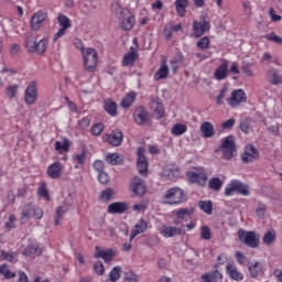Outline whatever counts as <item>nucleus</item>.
Here are the masks:
<instances>
[{"label": "nucleus", "mask_w": 282, "mask_h": 282, "mask_svg": "<svg viewBox=\"0 0 282 282\" xmlns=\"http://www.w3.org/2000/svg\"><path fill=\"white\" fill-rule=\"evenodd\" d=\"M72 142H69V140L65 139L63 142L61 141H56L55 142V151H61V152H65L67 153V151H69V147H70Z\"/></svg>", "instance_id": "44"}, {"label": "nucleus", "mask_w": 282, "mask_h": 282, "mask_svg": "<svg viewBox=\"0 0 282 282\" xmlns=\"http://www.w3.org/2000/svg\"><path fill=\"white\" fill-rule=\"evenodd\" d=\"M110 11L113 17L118 18L121 30H133V25H135V17L131 14V11H129V9L121 8L120 3L113 2L111 4Z\"/></svg>", "instance_id": "1"}, {"label": "nucleus", "mask_w": 282, "mask_h": 282, "mask_svg": "<svg viewBox=\"0 0 282 282\" xmlns=\"http://www.w3.org/2000/svg\"><path fill=\"white\" fill-rule=\"evenodd\" d=\"M18 91H19V86L17 85L9 86L7 87L6 95L8 96V98L12 100V98H17Z\"/></svg>", "instance_id": "54"}, {"label": "nucleus", "mask_w": 282, "mask_h": 282, "mask_svg": "<svg viewBox=\"0 0 282 282\" xmlns=\"http://www.w3.org/2000/svg\"><path fill=\"white\" fill-rule=\"evenodd\" d=\"M106 161L108 162V164L116 166L122 161V159L120 158V155L118 153H113V154L107 155Z\"/></svg>", "instance_id": "52"}, {"label": "nucleus", "mask_w": 282, "mask_h": 282, "mask_svg": "<svg viewBox=\"0 0 282 282\" xmlns=\"http://www.w3.org/2000/svg\"><path fill=\"white\" fill-rule=\"evenodd\" d=\"M57 21L59 23L61 29L54 35V37H53L54 42L58 41V39H63V36H65V34H67V30H69V28H72V20H69V18L63 13L58 14Z\"/></svg>", "instance_id": "8"}, {"label": "nucleus", "mask_w": 282, "mask_h": 282, "mask_svg": "<svg viewBox=\"0 0 282 282\" xmlns=\"http://www.w3.org/2000/svg\"><path fill=\"white\" fill-rule=\"evenodd\" d=\"M250 67H251L250 63H243L242 66H241L242 74H245L246 76H249V77L254 76V73H252Z\"/></svg>", "instance_id": "60"}, {"label": "nucleus", "mask_w": 282, "mask_h": 282, "mask_svg": "<svg viewBox=\"0 0 282 282\" xmlns=\"http://www.w3.org/2000/svg\"><path fill=\"white\" fill-rule=\"evenodd\" d=\"M162 177L165 180H175L180 177V166L177 165H167L163 169Z\"/></svg>", "instance_id": "25"}, {"label": "nucleus", "mask_w": 282, "mask_h": 282, "mask_svg": "<svg viewBox=\"0 0 282 282\" xmlns=\"http://www.w3.org/2000/svg\"><path fill=\"white\" fill-rule=\"evenodd\" d=\"M0 274L4 276V279H17V273L10 271V267L6 263L0 265Z\"/></svg>", "instance_id": "40"}, {"label": "nucleus", "mask_w": 282, "mask_h": 282, "mask_svg": "<svg viewBox=\"0 0 282 282\" xmlns=\"http://www.w3.org/2000/svg\"><path fill=\"white\" fill-rule=\"evenodd\" d=\"M117 252L115 249H106L102 250V248L100 247H96L95 248V259H104L105 263H109L111 261H113V257H116Z\"/></svg>", "instance_id": "17"}, {"label": "nucleus", "mask_w": 282, "mask_h": 282, "mask_svg": "<svg viewBox=\"0 0 282 282\" xmlns=\"http://www.w3.org/2000/svg\"><path fill=\"white\" fill-rule=\"evenodd\" d=\"M264 39L271 43H275V45H282V37L276 35L274 32L265 34Z\"/></svg>", "instance_id": "50"}, {"label": "nucleus", "mask_w": 282, "mask_h": 282, "mask_svg": "<svg viewBox=\"0 0 282 282\" xmlns=\"http://www.w3.org/2000/svg\"><path fill=\"white\" fill-rule=\"evenodd\" d=\"M235 193L243 195V197H248V195H250V186L241 181L234 180L225 188V195L226 197H230V195H235Z\"/></svg>", "instance_id": "5"}, {"label": "nucleus", "mask_w": 282, "mask_h": 282, "mask_svg": "<svg viewBox=\"0 0 282 282\" xmlns=\"http://www.w3.org/2000/svg\"><path fill=\"white\" fill-rule=\"evenodd\" d=\"M39 252V245L36 242L29 243L23 252L25 257H34Z\"/></svg>", "instance_id": "46"}, {"label": "nucleus", "mask_w": 282, "mask_h": 282, "mask_svg": "<svg viewBox=\"0 0 282 282\" xmlns=\"http://www.w3.org/2000/svg\"><path fill=\"white\" fill-rule=\"evenodd\" d=\"M248 270L252 279H257V276L263 274V263L259 261L249 262Z\"/></svg>", "instance_id": "28"}, {"label": "nucleus", "mask_w": 282, "mask_h": 282, "mask_svg": "<svg viewBox=\"0 0 282 282\" xmlns=\"http://www.w3.org/2000/svg\"><path fill=\"white\" fill-rule=\"evenodd\" d=\"M235 257L240 265H246L248 258L241 251H236Z\"/></svg>", "instance_id": "63"}, {"label": "nucleus", "mask_w": 282, "mask_h": 282, "mask_svg": "<svg viewBox=\"0 0 282 282\" xmlns=\"http://www.w3.org/2000/svg\"><path fill=\"white\" fill-rule=\"evenodd\" d=\"M19 252L18 251H8V250H0V261H8V263H17Z\"/></svg>", "instance_id": "27"}, {"label": "nucleus", "mask_w": 282, "mask_h": 282, "mask_svg": "<svg viewBox=\"0 0 282 282\" xmlns=\"http://www.w3.org/2000/svg\"><path fill=\"white\" fill-rule=\"evenodd\" d=\"M133 118L137 124H147L150 122L151 117L149 116V110L143 106L138 107L133 112Z\"/></svg>", "instance_id": "19"}, {"label": "nucleus", "mask_w": 282, "mask_h": 282, "mask_svg": "<svg viewBox=\"0 0 282 282\" xmlns=\"http://www.w3.org/2000/svg\"><path fill=\"white\" fill-rule=\"evenodd\" d=\"M130 189L133 195H137L138 197H142L144 193H147V185L144 184V181L142 178L134 176L130 181Z\"/></svg>", "instance_id": "14"}, {"label": "nucleus", "mask_w": 282, "mask_h": 282, "mask_svg": "<svg viewBox=\"0 0 282 282\" xmlns=\"http://www.w3.org/2000/svg\"><path fill=\"white\" fill-rule=\"evenodd\" d=\"M221 279H224V275L218 270H215L214 272L203 274L200 282H219Z\"/></svg>", "instance_id": "29"}, {"label": "nucleus", "mask_w": 282, "mask_h": 282, "mask_svg": "<svg viewBox=\"0 0 282 282\" xmlns=\"http://www.w3.org/2000/svg\"><path fill=\"white\" fill-rule=\"evenodd\" d=\"M137 169L140 175L147 177V172L149 171V161H147V156H144L143 148L138 149Z\"/></svg>", "instance_id": "15"}, {"label": "nucleus", "mask_w": 282, "mask_h": 282, "mask_svg": "<svg viewBox=\"0 0 282 282\" xmlns=\"http://www.w3.org/2000/svg\"><path fill=\"white\" fill-rule=\"evenodd\" d=\"M241 160L245 164L256 162V160H259V150H257V148H254L252 144L246 145Z\"/></svg>", "instance_id": "13"}, {"label": "nucleus", "mask_w": 282, "mask_h": 282, "mask_svg": "<svg viewBox=\"0 0 282 282\" xmlns=\"http://www.w3.org/2000/svg\"><path fill=\"white\" fill-rule=\"evenodd\" d=\"M86 72H94L98 67V53L94 48H86L82 53Z\"/></svg>", "instance_id": "7"}, {"label": "nucleus", "mask_w": 282, "mask_h": 282, "mask_svg": "<svg viewBox=\"0 0 282 282\" xmlns=\"http://www.w3.org/2000/svg\"><path fill=\"white\" fill-rule=\"evenodd\" d=\"M107 210L110 215H124L129 210V204L122 202L111 203Z\"/></svg>", "instance_id": "21"}, {"label": "nucleus", "mask_w": 282, "mask_h": 282, "mask_svg": "<svg viewBox=\"0 0 282 282\" xmlns=\"http://www.w3.org/2000/svg\"><path fill=\"white\" fill-rule=\"evenodd\" d=\"M37 195H40V197H44V199H50V192H47V187L45 186V184H42L40 186V188L37 189Z\"/></svg>", "instance_id": "59"}, {"label": "nucleus", "mask_w": 282, "mask_h": 282, "mask_svg": "<svg viewBox=\"0 0 282 282\" xmlns=\"http://www.w3.org/2000/svg\"><path fill=\"white\" fill-rule=\"evenodd\" d=\"M138 61V50L133 46L130 47V52L126 53L122 58L123 67H129Z\"/></svg>", "instance_id": "24"}, {"label": "nucleus", "mask_w": 282, "mask_h": 282, "mask_svg": "<svg viewBox=\"0 0 282 282\" xmlns=\"http://www.w3.org/2000/svg\"><path fill=\"white\" fill-rule=\"evenodd\" d=\"M221 186H224V182L219 177H212L209 180V188L212 191H221Z\"/></svg>", "instance_id": "47"}, {"label": "nucleus", "mask_w": 282, "mask_h": 282, "mask_svg": "<svg viewBox=\"0 0 282 282\" xmlns=\"http://www.w3.org/2000/svg\"><path fill=\"white\" fill-rule=\"evenodd\" d=\"M134 101L135 93H130L122 99L121 107H123V109H129V107H131V105H133Z\"/></svg>", "instance_id": "42"}, {"label": "nucleus", "mask_w": 282, "mask_h": 282, "mask_svg": "<svg viewBox=\"0 0 282 282\" xmlns=\"http://www.w3.org/2000/svg\"><path fill=\"white\" fill-rule=\"evenodd\" d=\"M124 135L120 130H113L110 134H104L102 140L104 142H108L111 147H120L122 144Z\"/></svg>", "instance_id": "16"}, {"label": "nucleus", "mask_w": 282, "mask_h": 282, "mask_svg": "<svg viewBox=\"0 0 282 282\" xmlns=\"http://www.w3.org/2000/svg\"><path fill=\"white\" fill-rule=\"evenodd\" d=\"M196 47L199 50H208L210 47V39L208 36L199 39L196 43Z\"/></svg>", "instance_id": "51"}, {"label": "nucleus", "mask_w": 282, "mask_h": 282, "mask_svg": "<svg viewBox=\"0 0 282 282\" xmlns=\"http://www.w3.org/2000/svg\"><path fill=\"white\" fill-rule=\"evenodd\" d=\"M207 30H210V22L208 20H206V18L204 15L200 17L199 22H197V21L193 22V32H194V36H196V39L204 36V34H206Z\"/></svg>", "instance_id": "9"}, {"label": "nucleus", "mask_w": 282, "mask_h": 282, "mask_svg": "<svg viewBox=\"0 0 282 282\" xmlns=\"http://www.w3.org/2000/svg\"><path fill=\"white\" fill-rule=\"evenodd\" d=\"M147 228H149V224L144 219H140L131 231L130 241H133L138 235H142V232H147Z\"/></svg>", "instance_id": "26"}, {"label": "nucleus", "mask_w": 282, "mask_h": 282, "mask_svg": "<svg viewBox=\"0 0 282 282\" xmlns=\"http://www.w3.org/2000/svg\"><path fill=\"white\" fill-rule=\"evenodd\" d=\"M94 270L96 274H98L99 276H102V274H105V264H102V261H97L94 264Z\"/></svg>", "instance_id": "57"}, {"label": "nucleus", "mask_w": 282, "mask_h": 282, "mask_svg": "<svg viewBox=\"0 0 282 282\" xmlns=\"http://www.w3.org/2000/svg\"><path fill=\"white\" fill-rule=\"evenodd\" d=\"M63 163L55 162L51 164L47 169V175L48 177H52V180H58L61 175H63Z\"/></svg>", "instance_id": "23"}, {"label": "nucleus", "mask_w": 282, "mask_h": 282, "mask_svg": "<svg viewBox=\"0 0 282 282\" xmlns=\"http://www.w3.org/2000/svg\"><path fill=\"white\" fill-rule=\"evenodd\" d=\"M186 202V194L180 187H172L166 191L163 196V204H169L170 206H180V204H184Z\"/></svg>", "instance_id": "2"}, {"label": "nucleus", "mask_w": 282, "mask_h": 282, "mask_svg": "<svg viewBox=\"0 0 282 282\" xmlns=\"http://www.w3.org/2000/svg\"><path fill=\"white\" fill-rule=\"evenodd\" d=\"M256 215L260 219H263V217H265V215H268V205L265 203L259 200L257 203V207H256Z\"/></svg>", "instance_id": "37"}, {"label": "nucleus", "mask_w": 282, "mask_h": 282, "mask_svg": "<svg viewBox=\"0 0 282 282\" xmlns=\"http://www.w3.org/2000/svg\"><path fill=\"white\" fill-rule=\"evenodd\" d=\"M188 131V127L184 123H176L172 127V135H184Z\"/></svg>", "instance_id": "41"}, {"label": "nucleus", "mask_w": 282, "mask_h": 282, "mask_svg": "<svg viewBox=\"0 0 282 282\" xmlns=\"http://www.w3.org/2000/svg\"><path fill=\"white\" fill-rule=\"evenodd\" d=\"M112 197H113V189L107 188V189L101 192L100 199L102 202H109V199L112 198Z\"/></svg>", "instance_id": "56"}, {"label": "nucleus", "mask_w": 282, "mask_h": 282, "mask_svg": "<svg viewBox=\"0 0 282 282\" xmlns=\"http://www.w3.org/2000/svg\"><path fill=\"white\" fill-rule=\"evenodd\" d=\"M150 109L152 111V118H155V120H162L165 113L162 99L159 97L152 98L150 102Z\"/></svg>", "instance_id": "11"}, {"label": "nucleus", "mask_w": 282, "mask_h": 282, "mask_svg": "<svg viewBox=\"0 0 282 282\" xmlns=\"http://www.w3.org/2000/svg\"><path fill=\"white\" fill-rule=\"evenodd\" d=\"M188 7V0H176L175 8L178 17H184L186 14V8Z\"/></svg>", "instance_id": "36"}, {"label": "nucleus", "mask_w": 282, "mask_h": 282, "mask_svg": "<svg viewBox=\"0 0 282 282\" xmlns=\"http://www.w3.org/2000/svg\"><path fill=\"white\" fill-rule=\"evenodd\" d=\"M126 281L127 282H138V274L132 271L126 273Z\"/></svg>", "instance_id": "64"}, {"label": "nucleus", "mask_w": 282, "mask_h": 282, "mask_svg": "<svg viewBox=\"0 0 282 282\" xmlns=\"http://www.w3.org/2000/svg\"><path fill=\"white\" fill-rule=\"evenodd\" d=\"M86 161H87V151L85 150L73 155V162L75 164V169H78L79 166H85Z\"/></svg>", "instance_id": "33"}, {"label": "nucleus", "mask_w": 282, "mask_h": 282, "mask_svg": "<svg viewBox=\"0 0 282 282\" xmlns=\"http://www.w3.org/2000/svg\"><path fill=\"white\" fill-rule=\"evenodd\" d=\"M200 132L203 138H213L215 135V127L209 121H205L200 124Z\"/></svg>", "instance_id": "32"}, {"label": "nucleus", "mask_w": 282, "mask_h": 282, "mask_svg": "<svg viewBox=\"0 0 282 282\" xmlns=\"http://www.w3.org/2000/svg\"><path fill=\"white\" fill-rule=\"evenodd\" d=\"M93 169H95V171H97V173L105 172V162H102L101 160L95 161L93 164Z\"/></svg>", "instance_id": "61"}, {"label": "nucleus", "mask_w": 282, "mask_h": 282, "mask_svg": "<svg viewBox=\"0 0 282 282\" xmlns=\"http://www.w3.org/2000/svg\"><path fill=\"white\" fill-rule=\"evenodd\" d=\"M65 215V210L63 207H58L55 214V226H58L61 224V219H63V216Z\"/></svg>", "instance_id": "62"}, {"label": "nucleus", "mask_w": 282, "mask_h": 282, "mask_svg": "<svg viewBox=\"0 0 282 282\" xmlns=\"http://www.w3.org/2000/svg\"><path fill=\"white\" fill-rule=\"evenodd\" d=\"M195 213V209L193 208H181L176 212L177 219H183L184 221H188V218H191V215Z\"/></svg>", "instance_id": "35"}, {"label": "nucleus", "mask_w": 282, "mask_h": 282, "mask_svg": "<svg viewBox=\"0 0 282 282\" xmlns=\"http://www.w3.org/2000/svg\"><path fill=\"white\" fill-rule=\"evenodd\" d=\"M102 131H105V124L104 123H95L91 127V130H90L93 135H100V133H102Z\"/></svg>", "instance_id": "55"}, {"label": "nucleus", "mask_w": 282, "mask_h": 282, "mask_svg": "<svg viewBox=\"0 0 282 282\" xmlns=\"http://www.w3.org/2000/svg\"><path fill=\"white\" fill-rule=\"evenodd\" d=\"M267 78L271 85H279L281 83V76H279V72L274 68L268 70Z\"/></svg>", "instance_id": "34"}, {"label": "nucleus", "mask_w": 282, "mask_h": 282, "mask_svg": "<svg viewBox=\"0 0 282 282\" xmlns=\"http://www.w3.org/2000/svg\"><path fill=\"white\" fill-rule=\"evenodd\" d=\"M237 235L239 241L242 242L243 246H248V248H259V243H261V236L256 231L239 229Z\"/></svg>", "instance_id": "4"}, {"label": "nucleus", "mask_w": 282, "mask_h": 282, "mask_svg": "<svg viewBox=\"0 0 282 282\" xmlns=\"http://www.w3.org/2000/svg\"><path fill=\"white\" fill-rule=\"evenodd\" d=\"M105 111L109 113V116H118V105L112 100H108L105 104Z\"/></svg>", "instance_id": "38"}, {"label": "nucleus", "mask_w": 282, "mask_h": 282, "mask_svg": "<svg viewBox=\"0 0 282 282\" xmlns=\"http://www.w3.org/2000/svg\"><path fill=\"white\" fill-rule=\"evenodd\" d=\"M26 48H28V52H31V53H34L36 52V45H37V42H36V36L34 35H29L26 37Z\"/></svg>", "instance_id": "43"}, {"label": "nucleus", "mask_w": 282, "mask_h": 282, "mask_svg": "<svg viewBox=\"0 0 282 282\" xmlns=\"http://www.w3.org/2000/svg\"><path fill=\"white\" fill-rule=\"evenodd\" d=\"M247 100L248 96H246V91H243V89H236L227 99V104L229 105V107H239L241 102H246Z\"/></svg>", "instance_id": "12"}, {"label": "nucleus", "mask_w": 282, "mask_h": 282, "mask_svg": "<svg viewBox=\"0 0 282 282\" xmlns=\"http://www.w3.org/2000/svg\"><path fill=\"white\" fill-rule=\"evenodd\" d=\"M262 241L265 243V246L274 243V241H276V231H274V229L267 231L262 238Z\"/></svg>", "instance_id": "39"}, {"label": "nucleus", "mask_w": 282, "mask_h": 282, "mask_svg": "<svg viewBox=\"0 0 282 282\" xmlns=\"http://www.w3.org/2000/svg\"><path fill=\"white\" fill-rule=\"evenodd\" d=\"M39 99V90L36 89V82H31L24 91L25 105H34Z\"/></svg>", "instance_id": "10"}, {"label": "nucleus", "mask_w": 282, "mask_h": 282, "mask_svg": "<svg viewBox=\"0 0 282 282\" xmlns=\"http://www.w3.org/2000/svg\"><path fill=\"white\" fill-rule=\"evenodd\" d=\"M159 232L165 239H171L173 237L182 235V228L163 225L159 228Z\"/></svg>", "instance_id": "20"}, {"label": "nucleus", "mask_w": 282, "mask_h": 282, "mask_svg": "<svg viewBox=\"0 0 282 282\" xmlns=\"http://www.w3.org/2000/svg\"><path fill=\"white\" fill-rule=\"evenodd\" d=\"M34 213V205L32 203L26 204L22 209V219H30Z\"/></svg>", "instance_id": "48"}, {"label": "nucleus", "mask_w": 282, "mask_h": 282, "mask_svg": "<svg viewBox=\"0 0 282 282\" xmlns=\"http://www.w3.org/2000/svg\"><path fill=\"white\" fill-rule=\"evenodd\" d=\"M164 78H169V65H166V61L161 63L160 68L154 74V80H164Z\"/></svg>", "instance_id": "31"}, {"label": "nucleus", "mask_w": 282, "mask_h": 282, "mask_svg": "<svg viewBox=\"0 0 282 282\" xmlns=\"http://www.w3.org/2000/svg\"><path fill=\"white\" fill-rule=\"evenodd\" d=\"M198 207L207 215H213V203L210 200H200Z\"/></svg>", "instance_id": "45"}, {"label": "nucleus", "mask_w": 282, "mask_h": 282, "mask_svg": "<svg viewBox=\"0 0 282 282\" xmlns=\"http://www.w3.org/2000/svg\"><path fill=\"white\" fill-rule=\"evenodd\" d=\"M120 272H122V268L120 267H115L111 271H110V281L112 282H117L118 279H120Z\"/></svg>", "instance_id": "53"}, {"label": "nucleus", "mask_w": 282, "mask_h": 282, "mask_svg": "<svg viewBox=\"0 0 282 282\" xmlns=\"http://www.w3.org/2000/svg\"><path fill=\"white\" fill-rule=\"evenodd\" d=\"M47 44H48L47 39L40 40L35 46V52L37 54H45L47 50Z\"/></svg>", "instance_id": "49"}, {"label": "nucleus", "mask_w": 282, "mask_h": 282, "mask_svg": "<svg viewBox=\"0 0 282 282\" xmlns=\"http://www.w3.org/2000/svg\"><path fill=\"white\" fill-rule=\"evenodd\" d=\"M221 153L224 160H232V155L237 152V144L235 143V137L228 135L221 140L220 145L216 150V153Z\"/></svg>", "instance_id": "3"}, {"label": "nucleus", "mask_w": 282, "mask_h": 282, "mask_svg": "<svg viewBox=\"0 0 282 282\" xmlns=\"http://www.w3.org/2000/svg\"><path fill=\"white\" fill-rule=\"evenodd\" d=\"M227 273L229 274L230 279L234 281H243V275L239 270H237V267L232 263H228L226 265Z\"/></svg>", "instance_id": "30"}, {"label": "nucleus", "mask_w": 282, "mask_h": 282, "mask_svg": "<svg viewBox=\"0 0 282 282\" xmlns=\"http://www.w3.org/2000/svg\"><path fill=\"white\" fill-rule=\"evenodd\" d=\"M196 171H189L186 173V177L191 184H197L198 186H206L208 182V175L204 167H194Z\"/></svg>", "instance_id": "6"}, {"label": "nucleus", "mask_w": 282, "mask_h": 282, "mask_svg": "<svg viewBox=\"0 0 282 282\" xmlns=\"http://www.w3.org/2000/svg\"><path fill=\"white\" fill-rule=\"evenodd\" d=\"M47 19V12L45 11H37L31 18V29L32 30H41V25H43V21Z\"/></svg>", "instance_id": "22"}, {"label": "nucleus", "mask_w": 282, "mask_h": 282, "mask_svg": "<svg viewBox=\"0 0 282 282\" xmlns=\"http://www.w3.org/2000/svg\"><path fill=\"white\" fill-rule=\"evenodd\" d=\"M230 62L228 59H220V65L214 72V78L216 80H226L228 78V67Z\"/></svg>", "instance_id": "18"}, {"label": "nucleus", "mask_w": 282, "mask_h": 282, "mask_svg": "<svg viewBox=\"0 0 282 282\" xmlns=\"http://www.w3.org/2000/svg\"><path fill=\"white\" fill-rule=\"evenodd\" d=\"M200 237L202 239H210V237H213V234H210V228H208V226H203L200 228Z\"/></svg>", "instance_id": "58"}]
</instances>
